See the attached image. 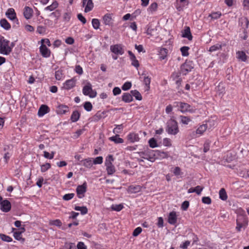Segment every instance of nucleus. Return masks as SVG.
<instances>
[{"instance_id":"1","label":"nucleus","mask_w":249,"mask_h":249,"mask_svg":"<svg viewBox=\"0 0 249 249\" xmlns=\"http://www.w3.org/2000/svg\"><path fill=\"white\" fill-rule=\"evenodd\" d=\"M236 230L240 232L242 229L245 230L248 226L249 221L245 211L242 209L238 210L237 216L236 220Z\"/></svg>"},{"instance_id":"2","label":"nucleus","mask_w":249,"mask_h":249,"mask_svg":"<svg viewBox=\"0 0 249 249\" xmlns=\"http://www.w3.org/2000/svg\"><path fill=\"white\" fill-rule=\"evenodd\" d=\"M14 44L4 37L0 36V53L8 55L12 52Z\"/></svg>"},{"instance_id":"3","label":"nucleus","mask_w":249,"mask_h":249,"mask_svg":"<svg viewBox=\"0 0 249 249\" xmlns=\"http://www.w3.org/2000/svg\"><path fill=\"white\" fill-rule=\"evenodd\" d=\"M140 159H138L139 162L143 161V159L146 160L151 162H154L155 160V151L153 150L147 148L143 151L138 152Z\"/></svg>"},{"instance_id":"4","label":"nucleus","mask_w":249,"mask_h":249,"mask_svg":"<svg viewBox=\"0 0 249 249\" xmlns=\"http://www.w3.org/2000/svg\"><path fill=\"white\" fill-rule=\"evenodd\" d=\"M113 161L114 158L111 155H108L106 158L105 165L108 175H113L116 171L115 166L113 164Z\"/></svg>"},{"instance_id":"5","label":"nucleus","mask_w":249,"mask_h":249,"mask_svg":"<svg viewBox=\"0 0 249 249\" xmlns=\"http://www.w3.org/2000/svg\"><path fill=\"white\" fill-rule=\"evenodd\" d=\"M166 131L169 134H177L179 131L177 122L174 120H170L168 122Z\"/></svg>"},{"instance_id":"6","label":"nucleus","mask_w":249,"mask_h":249,"mask_svg":"<svg viewBox=\"0 0 249 249\" xmlns=\"http://www.w3.org/2000/svg\"><path fill=\"white\" fill-rule=\"evenodd\" d=\"M175 104H176V107H179V110L182 113L186 112L193 113L195 112V109L187 103L176 102H175Z\"/></svg>"},{"instance_id":"7","label":"nucleus","mask_w":249,"mask_h":249,"mask_svg":"<svg viewBox=\"0 0 249 249\" xmlns=\"http://www.w3.org/2000/svg\"><path fill=\"white\" fill-rule=\"evenodd\" d=\"M82 92L84 95L89 96L90 98L95 97L97 94L96 92L92 89V86L89 82L83 87Z\"/></svg>"},{"instance_id":"8","label":"nucleus","mask_w":249,"mask_h":249,"mask_svg":"<svg viewBox=\"0 0 249 249\" xmlns=\"http://www.w3.org/2000/svg\"><path fill=\"white\" fill-rule=\"evenodd\" d=\"M87 190V183L84 182L82 185H78L76 189L77 197L82 198L85 196V193Z\"/></svg>"},{"instance_id":"9","label":"nucleus","mask_w":249,"mask_h":249,"mask_svg":"<svg viewBox=\"0 0 249 249\" xmlns=\"http://www.w3.org/2000/svg\"><path fill=\"white\" fill-rule=\"evenodd\" d=\"M194 68V65L192 61H186L182 64L180 67V72L183 75H186L191 71Z\"/></svg>"},{"instance_id":"10","label":"nucleus","mask_w":249,"mask_h":249,"mask_svg":"<svg viewBox=\"0 0 249 249\" xmlns=\"http://www.w3.org/2000/svg\"><path fill=\"white\" fill-rule=\"evenodd\" d=\"M207 129V125L206 124H204L200 125L196 131H193L192 132L191 134V137L192 138H196L202 134Z\"/></svg>"},{"instance_id":"11","label":"nucleus","mask_w":249,"mask_h":249,"mask_svg":"<svg viewBox=\"0 0 249 249\" xmlns=\"http://www.w3.org/2000/svg\"><path fill=\"white\" fill-rule=\"evenodd\" d=\"M110 50L112 53L117 55H121L124 53V50L123 48V46L120 44L111 45L110 47Z\"/></svg>"},{"instance_id":"12","label":"nucleus","mask_w":249,"mask_h":249,"mask_svg":"<svg viewBox=\"0 0 249 249\" xmlns=\"http://www.w3.org/2000/svg\"><path fill=\"white\" fill-rule=\"evenodd\" d=\"M76 80L74 78L66 80L63 84V88L66 90H70L76 85Z\"/></svg>"},{"instance_id":"13","label":"nucleus","mask_w":249,"mask_h":249,"mask_svg":"<svg viewBox=\"0 0 249 249\" xmlns=\"http://www.w3.org/2000/svg\"><path fill=\"white\" fill-rule=\"evenodd\" d=\"M155 155V160L156 159L163 160L168 159L170 157L168 152L161 150H154Z\"/></svg>"},{"instance_id":"14","label":"nucleus","mask_w":249,"mask_h":249,"mask_svg":"<svg viewBox=\"0 0 249 249\" xmlns=\"http://www.w3.org/2000/svg\"><path fill=\"white\" fill-rule=\"evenodd\" d=\"M16 231L14 232V238L18 241L23 240L24 239L22 237L21 234L23 233L25 230L24 227H21L19 228L18 230L16 229L13 228V231Z\"/></svg>"},{"instance_id":"15","label":"nucleus","mask_w":249,"mask_h":249,"mask_svg":"<svg viewBox=\"0 0 249 249\" xmlns=\"http://www.w3.org/2000/svg\"><path fill=\"white\" fill-rule=\"evenodd\" d=\"M39 51L41 55L45 58L49 57L51 55V51L45 44H41L39 47Z\"/></svg>"},{"instance_id":"16","label":"nucleus","mask_w":249,"mask_h":249,"mask_svg":"<svg viewBox=\"0 0 249 249\" xmlns=\"http://www.w3.org/2000/svg\"><path fill=\"white\" fill-rule=\"evenodd\" d=\"M103 23L106 25L109 26H113L112 15L110 14H106L103 17Z\"/></svg>"},{"instance_id":"17","label":"nucleus","mask_w":249,"mask_h":249,"mask_svg":"<svg viewBox=\"0 0 249 249\" xmlns=\"http://www.w3.org/2000/svg\"><path fill=\"white\" fill-rule=\"evenodd\" d=\"M0 205L1 206L0 209L3 212L7 213L11 210V203L7 199L3 200Z\"/></svg>"},{"instance_id":"18","label":"nucleus","mask_w":249,"mask_h":249,"mask_svg":"<svg viewBox=\"0 0 249 249\" xmlns=\"http://www.w3.org/2000/svg\"><path fill=\"white\" fill-rule=\"evenodd\" d=\"M23 16L26 19L31 18L33 15V10L32 8L29 6H25L23 12Z\"/></svg>"},{"instance_id":"19","label":"nucleus","mask_w":249,"mask_h":249,"mask_svg":"<svg viewBox=\"0 0 249 249\" xmlns=\"http://www.w3.org/2000/svg\"><path fill=\"white\" fill-rule=\"evenodd\" d=\"M177 221V215L176 212L172 211L170 212L168 216V222L170 224L175 225Z\"/></svg>"},{"instance_id":"20","label":"nucleus","mask_w":249,"mask_h":249,"mask_svg":"<svg viewBox=\"0 0 249 249\" xmlns=\"http://www.w3.org/2000/svg\"><path fill=\"white\" fill-rule=\"evenodd\" d=\"M128 53L130 56V60L131 61V65L133 66L134 67H135L136 69H138L139 67L140 64L136 56L133 54V53L130 51H128Z\"/></svg>"},{"instance_id":"21","label":"nucleus","mask_w":249,"mask_h":249,"mask_svg":"<svg viewBox=\"0 0 249 249\" xmlns=\"http://www.w3.org/2000/svg\"><path fill=\"white\" fill-rule=\"evenodd\" d=\"M78 165H83L84 167L88 168H91L93 166V159L88 158L81 160V163H77Z\"/></svg>"},{"instance_id":"22","label":"nucleus","mask_w":249,"mask_h":249,"mask_svg":"<svg viewBox=\"0 0 249 249\" xmlns=\"http://www.w3.org/2000/svg\"><path fill=\"white\" fill-rule=\"evenodd\" d=\"M182 37L187 38L189 40H192L193 36L191 33L189 27L186 26L182 32Z\"/></svg>"},{"instance_id":"23","label":"nucleus","mask_w":249,"mask_h":249,"mask_svg":"<svg viewBox=\"0 0 249 249\" xmlns=\"http://www.w3.org/2000/svg\"><path fill=\"white\" fill-rule=\"evenodd\" d=\"M5 15L7 18L11 20L17 19L16 13L15 10L12 8H9L7 10Z\"/></svg>"},{"instance_id":"24","label":"nucleus","mask_w":249,"mask_h":249,"mask_svg":"<svg viewBox=\"0 0 249 249\" xmlns=\"http://www.w3.org/2000/svg\"><path fill=\"white\" fill-rule=\"evenodd\" d=\"M69 111V107L64 105H59L56 109V112L58 114H64Z\"/></svg>"},{"instance_id":"25","label":"nucleus","mask_w":249,"mask_h":249,"mask_svg":"<svg viewBox=\"0 0 249 249\" xmlns=\"http://www.w3.org/2000/svg\"><path fill=\"white\" fill-rule=\"evenodd\" d=\"M142 187L140 185H130L127 188L129 193H137L141 191Z\"/></svg>"},{"instance_id":"26","label":"nucleus","mask_w":249,"mask_h":249,"mask_svg":"<svg viewBox=\"0 0 249 249\" xmlns=\"http://www.w3.org/2000/svg\"><path fill=\"white\" fill-rule=\"evenodd\" d=\"M187 0H176L174 3V6L176 9L178 11H181L183 10V7L182 4H185L187 2Z\"/></svg>"},{"instance_id":"27","label":"nucleus","mask_w":249,"mask_h":249,"mask_svg":"<svg viewBox=\"0 0 249 249\" xmlns=\"http://www.w3.org/2000/svg\"><path fill=\"white\" fill-rule=\"evenodd\" d=\"M127 138L128 141L131 142H138L140 139L138 134L135 133H131L129 134L127 136Z\"/></svg>"},{"instance_id":"28","label":"nucleus","mask_w":249,"mask_h":249,"mask_svg":"<svg viewBox=\"0 0 249 249\" xmlns=\"http://www.w3.org/2000/svg\"><path fill=\"white\" fill-rule=\"evenodd\" d=\"M49 108L46 105H41L38 111V115L42 117L49 112Z\"/></svg>"},{"instance_id":"29","label":"nucleus","mask_w":249,"mask_h":249,"mask_svg":"<svg viewBox=\"0 0 249 249\" xmlns=\"http://www.w3.org/2000/svg\"><path fill=\"white\" fill-rule=\"evenodd\" d=\"M85 7L84 11L86 13H88L91 11L93 8L94 5L92 0H88L86 4H83Z\"/></svg>"},{"instance_id":"30","label":"nucleus","mask_w":249,"mask_h":249,"mask_svg":"<svg viewBox=\"0 0 249 249\" xmlns=\"http://www.w3.org/2000/svg\"><path fill=\"white\" fill-rule=\"evenodd\" d=\"M55 77L57 80H62L65 77L64 71L61 68L56 71L55 72Z\"/></svg>"},{"instance_id":"31","label":"nucleus","mask_w":249,"mask_h":249,"mask_svg":"<svg viewBox=\"0 0 249 249\" xmlns=\"http://www.w3.org/2000/svg\"><path fill=\"white\" fill-rule=\"evenodd\" d=\"M122 101L125 103H130L133 101V97L131 94L127 92L123 93L122 96Z\"/></svg>"},{"instance_id":"32","label":"nucleus","mask_w":249,"mask_h":249,"mask_svg":"<svg viewBox=\"0 0 249 249\" xmlns=\"http://www.w3.org/2000/svg\"><path fill=\"white\" fill-rule=\"evenodd\" d=\"M236 57L238 59L245 62L247 60V56L245 52L243 51H238L236 53Z\"/></svg>"},{"instance_id":"33","label":"nucleus","mask_w":249,"mask_h":249,"mask_svg":"<svg viewBox=\"0 0 249 249\" xmlns=\"http://www.w3.org/2000/svg\"><path fill=\"white\" fill-rule=\"evenodd\" d=\"M168 50L165 48H161L159 51V58L160 60H164L166 58Z\"/></svg>"},{"instance_id":"34","label":"nucleus","mask_w":249,"mask_h":249,"mask_svg":"<svg viewBox=\"0 0 249 249\" xmlns=\"http://www.w3.org/2000/svg\"><path fill=\"white\" fill-rule=\"evenodd\" d=\"M109 140L115 143H122L124 142V140L120 138L118 135L110 137Z\"/></svg>"},{"instance_id":"35","label":"nucleus","mask_w":249,"mask_h":249,"mask_svg":"<svg viewBox=\"0 0 249 249\" xmlns=\"http://www.w3.org/2000/svg\"><path fill=\"white\" fill-rule=\"evenodd\" d=\"M0 26L5 30H9L11 28V25L6 19H2L0 21Z\"/></svg>"},{"instance_id":"36","label":"nucleus","mask_w":249,"mask_h":249,"mask_svg":"<svg viewBox=\"0 0 249 249\" xmlns=\"http://www.w3.org/2000/svg\"><path fill=\"white\" fill-rule=\"evenodd\" d=\"M80 114L77 110H75V111H73V112L71 115V121L72 122H77L79 120V119L80 118Z\"/></svg>"},{"instance_id":"37","label":"nucleus","mask_w":249,"mask_h":249,"mask_svg":"<svg viewBox=\"0 0 249 249\" xmlns=\"http://www.w3.org/2000/svg\"><path fill=\"white\" fill-rule=\"evenodd\" d=\"M58 6V3L56 1H54L52 4L45 8V10L52 11L55 9Z\"/></svg>"},{"instance_id":"38","label":"nucleus","mask_w":249,"mask_h":249,"mask_svg":"<svg viewBox=\"0 0 249 249\" xmlns=\"http://www.w3.org/2000/svg\"><path fill=\"white\" fill-rule=\"evenodd\" d=\"M131 95L136 98V100L141 101L142 100V96L141 93L137 90H132L131 91Z\"/></svg>"},{"instance_id":"39","label":"nucleus","mask_w":249,"mask_h":249,"mask_svg":"<svg viewBox=\"0 0 249 249\" xmlns=\"http://www.w3.org/2000/svg\"><path fill=\"white\" fill-rule=\"evenodd\" d=\"M150 83L151 78L149 76H145L143 79V83L145 85L146 90H148L149 89Z\"/></svg>"},{"instance_id":"40","label":"nucleus","mask_w":249,"mask_h":249,"mask_svg":"<svg viewBox=\"0 0 249 249\" xmlns=\"http://www.w3.org/2000/svg\"><path fill=\"white\" fill-rule=\"evenodd\" d=\"M219 198L222 200H226L227 199V195L224 189L222 188L220 190Z\"/></svg>"},{"instance_id":"41","label":"nucleus","mask_w":249,"mask_h":249,"mask_svg":"<svg viewBox=\"0 0 249 249\" xmlns=\"http://www.w3.org/2000/svg\"><path fill=\"white\" fill-rule=\"evenodd\" d=\"M74 210L78 211H80L82 214L84 215L88 213V209L85 206H75Z\"/></svg>"},{"instance_id":"42","label":"nucleus","mask_w":249,"mask_h":249,"mask_svg":"<svg viewBox=\"0 0 249 249\" xmlns=\"http://www.w3.org/2000/svg\"><path fill=\"white\" fill-rule=\"evenodd\" d=\"M179 118L180 122L184 124L187 125L191 121V119L187 116H180Z\"/></svg>"},{"instance_id":"43","label":"nucleus","mask_w":249,"mask_h":249,"mask_svg":"<svg viewBox=\"0 0 249 249\" xmlns=\"http://www.w3.org/2000/svg\"><path fill=\"white\" fill-rule=\"evenodd\" d=\"M148 143L151 148H154L158 147L157 142L154 138L149 139L148 141Z\"/></svg>"},{"instance_id":"44","label":"nucleus","mask_w":249,"mask_h":249,"mask_svg":"<svg viewBox=\"0 0 249 249\" xmlns=\"http://www.w3.org/2000/svg\"><path fill=\"white\" fill-rule=\"evenodd\" d=\"M158 8V4L156 2H153L151 4V5L149 6L148 8L147 9V11L149 12H150L151 13H153L154 12H155Z\"/></svg>"},{"instance_id":"45","label":"nucleus","mask_w":249,"mask_h":249,"mask_svg":"<svg viewBox=\"0 0 249 249\" xmlns=\"http://www.w3.org/2000/svg\"><path fill=\"white\" fill-rule=\"evenodd\" d=\"M189 47L187 46H183L180 48L181 54L183 56H187L189 55L188 51Z\"/></svg>"},{"instance_id":"46","label":"nucleus","mask_w":249,"mask_h":249,"mask_svg":"<svg viewBox=\"0 0 249 249\" xmlns=\"http://www.w3.org/2000/svg\"><path fill=\"white\" fill-rule=\"evenodd\" d=\"M91 23L92 27L94 29L97 30L99 28L100 23L99 19L97 18L92 19Z\"/></svg>"},{"instance_id":"47","label":"nucleus","mask_w":249,"mask_h":249,"mask_svg":"<svg viewBox=\"0 0 249 249\" xmlns=\"http://www.w3.org/2000/svg\"><path fill=\"white\" fill-rule=\"evenodd\" d=\"M51 167V165L49 163H46L40 166V170L41 172L44 173L49 170Z\"/></svg>"},{"instance_id":"48","label":"nucleus","mask_w":249,"mask_h":249,"mask_svg":"<svg viewBox=\"0 0 249 249\" xmlns=\"http://www.w3.org/2000/svg\"><path fill=\"white\" fill-rule=\"evenodd\" d=\"M221 44H216L215 45H214L213 46H212L210 48H209V51L210 52H215V51H218V50H219L221 49Z\"/></svg>"},{"instance_id":"49","label":"nucleus","mask_w":249,"mask_h":249,"mask_svg":"<svg viewBox=\"0 0 249 249\" xmlns=\"http://www.w3.org/2000/svg\"><path fill=\"white\" fill-rule=\"evenodd\" d=\"M36 32L41 35H45L46 33V28L43 26H38L37 27Z\"/></svg>"},{"instance_id":"50","label":"nucleus","mask_w":249,"mask_h":249,"mask_svg":"<svg viewBox=\"0 0 249 249\" xmlns=\"http://www.w3.org/2000/svg\"><path fill=\"white\" fill-rule=\"evenodd\" d=\"M132 86V84L130 82H126L122 86V89L124 91H126L129 89Z\"/></svg>"},{"instance_id":"51","label":"nucleus","mask_w":249,"mask_h":249,"mask_svg":"<svg viewBox=\"0 0 249 249\" xmlns=\"http://www.w3.org/2000/svg\"><path fill=\"white\" fill-rule=\"evenodd\" d=\"M123 208H124L123 205L121 204L112 205L111 206L112 210L117 211V212H119V211H121Z\"/></svg>"},{"instance_id":"52","label":"nucleus","mask_w":249,"mask_h":249,"mask_svg":"<svg viewBox=\"0 0 249 249\" xmlns=\"http://www.w3.org/2000/svg\"><path fill=\"white\" fill-rule=\"evenodd\" d=\"M0 238L4 241L10 242L12 241V239L10 236L5 234L0 233Z\"/></svg>"},{"instance_id":"53","label":"nucleus","mask_w":249,"mask_h":249,"mask_svg":"<svg viewBox=\"0 0 249 249\" xmlns=\"http://www.w3.org/2000/svg\"><path fill=\"white\" fill-rule=\"evenodd\" d=\"M221 16V13L220 12H213L210 15V17H211L213 19H216L219 18Z\"/></svg>"},{"instance_id":"54","label":"nucleus","mask_w":249,"mask_h":249,"mask_svg":"<svg viewBox=\"0 0 249 249\" xmlns=\"http://www.w3.org/2000/svg\"><path fill=\"white\" fill-rule=\"evenodd\" d=\"M84 109L87 111H90L92 109V105L89 102H86L84 105Z\"/></svg>"},{"instance_id":"55","label":"nucleus","mask_w":249,"mask_h":249,"mask_svg":"<svg viewBox=\"0 0 249 249\" xmlns=\"http://www.w3.org/2000/svg\"><path fill=\"white\" fill-rule=\"evenodd\" d=\"M162 143L164 146L166 147H170L172 145L171 140L167 138H165L163 139Z\"/></svg>"},{"instance_id":"56","label":"nucleus","mask_w":249,"mask_h":249,"mask_svg":"<svg viewBox=\"0 0 249 249\" xmlns=\"http://www.w3.org/2000/svg\"><path fill=\"white\" fill-rule=\"evenodd\" d=\"M44 153V157L46 158V159H53L54 157V152H52L51 153H49V152L45 151L43 152Z\"/></svg>"},{"instance_id":"57","label":"nucleus","mask_w":249,"mask_h":249,"mask_svg":"<svg viewBox=\"0 0 249 249\" xmlns=\"http://www.w3.org/2000/svg\"><path fill=\"white\" fill-rule=\"evenodd\" d=\"M103 158L101 156L97 157L95 159H93V163L94 164H100L103 163Z\"/></svg>"},{"instance_id":"58","label":"nucleus","mask_w":249,"mask_h":249,"mask_svg":"<svg viewBox=\"0 0 249 249\" xmlns=\"http://www.w3.org/2000/svg\"><path fill=\"white\" fill-rule=\"evenodd\" d=\"M74 196V194L73 193H70L67 194L63 196V199L65 200H69L71 199Z\"/></svg>"},{"instance_id":"59","label":"nucleus","mask_w":249,"mask_h":249,"mask_svg":"<svg viewBox=\"0 0 249 249\" xmlns=\"http://www.w3.org/2000/svg\"><path fill=\"white\" fill-rule=\"evenodd\" d=\"M44 178L42 177H39L36 181V185L39 187L41 188L42 186Z\"/></svg>"},{"instance_id":"60","label":"nucleus","mask_w":249,"mask_h":249,"mask_svg":"<svg viewBox=\"0 0 249 249\" xmlns=\"http://www.w3.org/2000/svg\"><path fill=\"white\" fill-rule=\"evenodd\" d=\"M202 201L203 203L206 204H210L211 203V199L209 196L203 197L202 198Z\"/></svg>"},{"instance_id":"61","label":"nucleus","mask_w":249,"mask_h":249,"mask_svg":"<svg viewBox=\"0 0 249 249\" xmlns=\"http://www.w3.org/2000/svg\"><path fill=\"white\" fill-rule=\"evenodd\" d=\"M210 142L209 141H206L204 144L203 151L204 152H207L210 149Z\"/></svg>"},{"instance_id":"62","label":"nucleus","mask_w":249,"mask_h":249,"mask_svg":"<svg viewBox=\"0 0 249 249\" xmlns=\"http://www.w3.org/2000/svg\"><path fill=\"white\" fill-rule=\"evenodd\" d=\"M77 18L83 24H85L87 22L86 19L82 14H78L77 15Z\"/></svg>"},{"instance_id":"63","label":"nucleus","mask_w":249,"mask_h":249,"mask_svg":"<svg viewBox=\"0 0 249 249\" xmlns=\"http://www.w3.org/2000/svg\"><path fill=\"white\" fill-rule=\"evenodd\" d=\"M75 71L77 74L80 75H81L83 72V69L80 65L75 66Z\"/></svg>"},{"instance_id":"64","label":"nucleus","mask_w":249,"mask_h":249,"mask_svg":"<svg viewBox=\"0 0 249 249\" xmlns=\"http://www.w3.org/2000/svg\"><path fill=\"white\" fill-rule=\"evenodd\" d=\"M203 190V187L200 186H197L196 187H195V193L197 194L198 195H199L201 194V192Z\"/></svg>"}]
</instances>
